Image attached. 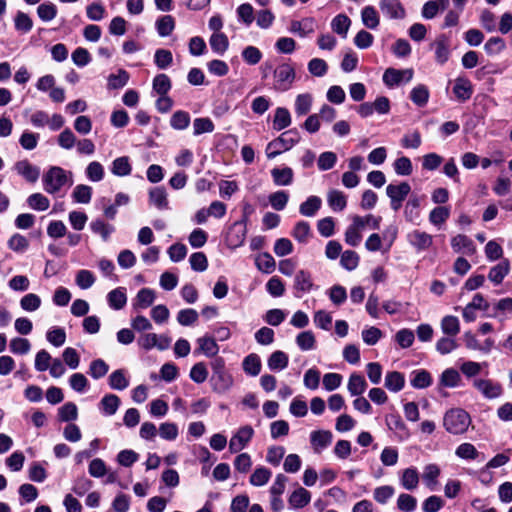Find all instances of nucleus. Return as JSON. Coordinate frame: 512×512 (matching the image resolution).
Returning a JSON list of instances; mask_svg holds the SVG:
<instances>
[{
  "label": "nucleus",
  "mask_w": 512,
  "mask_h": 512,
  "mask_svg": "<svg viewBox=\"0 0 512 512\" xmlns=\"http://www.w3.org/2000/svg\"><path fill=\"white\" fill-rule=\"evenodd\" d=\"M411 187L407 182H401L399 184H389L386 187V194L390 199H397L404 201L409 195Z\"/></svg>",
  "instance_id": "24"
},
{
  "label": "nucleus",
  "mask_w": 512,
  "mask_h": 512,
  "mask_svg": "<svg viewBox=\"0 0 512 512\" xmlns=\"http://www.w3.org/2000/svg\"><path fill=\"white\" fill-rule=\"evenodd\" d=\"M107 300L111 308L115 310L122 309L127 302L126 290L122 287L110 291Z\"/></svg>",
  "instance_id": "28"
},
{
  "label": "nucleus",
  "mask_w": 512,
  "mask_h": 512,
  "mask_svg": "<svg viewBox=\"0 0 512 512\" xmlns=\"http://www.w3.org/2000/svg\"><path fill=\"white\" fill-rule=\"evenodd\" d=\"M254 435V430L250 425L240 427L229 441V450L231 453H237L243 450Z\"/></svg>",
  "instance_id": "6"
},
{
  "label": "nucleus",
  "mask_w": 512,
  "mask_h": 512,
  "mask_svg": "<svg viewBox=\"0 0 512 512\" xmlns=\"http://www.w3.org/2000/svg\"><path fill=\"white\" fill-rule=\"evenodd\" d=\"M77 141L78 139L69 128L64 129L57 138L58 145L65 150L72 149Z\"/></svg>",
  "instance_id": "57"
},
{
  "label": "nucleus",
  "mask_w": 512,
  "mask_h": 512,
  "mask_svg": "<svg viewBox=\"0 0 512 512\" xmlns=\"http://www.w3.org/2000/svg\"><path fill=\"white\" fill-rule=\"evenodd\" d=\"M296 78L294 67L289 63H283L274 70V88L277 91H288Z\"/></svg>",
  "instance_id": "3"
},
{
  "label": "nucleus",
  "mask_w": 512,
  "mask_h": 512,
  "mask_svg": "<svg viewBox=\"0 0 512 512\" xmlns=\"http://www.w3.org/2000/svg\"><path fill=\"white\" fill-rule=\"evenodd\" d=\"M8 247L14 252L23 253L28 249L29 241L21 234H14L8 240Z\"/></svg>",
  "instance_id": "61"
},
{
  "label": "nucleus",
  "mask_w": 512,
  "mask_h": 512,
  "mask_svg": "<svg viewBox=\"0 0 512 512\" xmlns=\"http://www.w3.org/2000/svg\"><path fill=\"white\" fill-rule=\"evenodd\" d=\"M291 124V116L288 109L279 107L275 111L273 125L276 130H282Z\"/></svg>",
  "instance_id": "46"
},
{
  "label": "nucleus",
  "mask_w": 512,
  "mask_h": 512,
  "mask_svg": "<svg viewBox=\"0 0 512 512\" xmlns=\"http://www.w3.org/2000/svg\"><path fill=\"white\" fill-rule=\"evenodd\" d=\"M451 246L455 252L473 255L476 251L473 241L466 235H456L451 240Z\"/></svg>",
  "instance_id": "15"
},
{
  "label": "nucleus",
  "mask_w": 512,
  "mask_h": 512,
  "mask_svg": "<svg viewBox=\"0 0 512 512\" xmlns=\"http://www.w3.org/2000/svg\"><path fill=\"white\" fill-rule=\"evenodd\" d=\"M68 181L66 171L61 167H51L43 177L44 188L48 193L58 192Z\"/></svg>",
  "instance_id": "4"
},
{
  "label": "nucleus",
  "mask_w": 512,
  "mask_h": 512,
  "mask_svg": "<svg viewBox=\"0 0 512 512\" xmlns=\"http://www.w3.org/2000/svg\"><path fill=\"white\" fill-rule=\"evenodd\" d=\"M470 424V415L460 408L450 409L445 413L443 418V426L446 431L454 435L465 433Z\"/></svg>",
  "instance_id": "1"
},
{
  "label": "nucleus",
  "mask_w": 512,
  "mask_h": 512,
  "mask_svg": "<svg viewBox=\"0 0 512 512\" xmlns=\"http://www.w3.org/2000/svg\"><path fill=\"white\" fill-rule=\"evenodd\" d=\"M400 481L406 490L416 489L419 484V474L417 469L414 467L404 469Z\"/></svg>",
  "instance_id": "29"
},
{
  "label": "nucleus",
  "mask_w": 512,
  "mask_h": 512,
  "mask_svg": "<svg viewBox=\"0 0 512 512\" xmlns=\"http://www.w3.org/2000/svg\"><path fill=\"white\" fill-rule=\"evenodd\" d=\"M60 421L67 422L75 420L78 417L77 406L72 402H67L58 409Z\"/></svg>",
  "instance_id": "60"
},
{
  "label": "nucleus",
  "mask_w": 512,
  "mask_h": 512,
  "mask_svg": "<svg viewBox=\"0 0 512 512\" xmlns=\"http://www.w3.org/2000/svg\"><path fill=\"white\" fill-rule=\"evenodd\" d=\"M255 264L257 268L265 273H271L276 267L274 258L267 252L261 253L256 256Z\"/></svg>",
  "instance_id": "44"
},
{
  "label": "nucleus",
  "mask_w": 512,
  "mask_h": 512,
  "mask_svg": "<svg viewBox=\"0 0 512 512\" xmlns=\"http://www.w3.org/2000/svg\"><path fill=\"white\" fill-rule=\"evenodd\" d=\"M327 202L333 211H342L347 205V198L339 190H330L327 194Z\"/></svg>",
  "instance_id": "30"
},
{
  "label": "nucleus",
  "mask_w": 512,
  "mask_h": 512,
  "mask_svg": "<svg viewBox=\"0 0 512 512\" xmlns=\"http://www.w3.org/2000/svg\"><path fill=\"white\" fill-rule=\"evenodd\" d=\"M420 198L416 195H411L409 200L405 205L404 214L408 221H415L419 218V207H420Z\"/></svg>",
  "instance_id": "42"
},
{
  "label": "nucleus",
  "mask_w": 512,
  "mask_h": 512,
  "mask_svg": "<svg viewBox=\"0 0 512 512\" xmlns=\"http://www.w3.org/2000/svg\"><path fill=\"white\" fill-rule=\"evenodd\" d=\"M149 202L156 208L163 210L168 208L167 192L163 187H154L149 191Z\"/></svg>",
  "instance_id": "23"
},
{
  "label": "nucleus",
  "mask_w": 512,
  "mask_h": 512,
  "mask_svg": "<svg viewBox=\"0 0 512 512\" xmlns=\"http://www.w3.org/2000/svg\"><path fill=\"white\" fill-rule=\"evenodd\" d=\"M473 387L490 400L499 398L503 393L502 385L489 379H474Z\"/></svg>",
  "instance_id": "7"
},
{
  "label": "nucleus",
  "mask_w": 512,
  "mask_h": 512,
  "mask_svg": "<svg viewBox=\"0 0 512 512\" xmlns=\"http://www.w3.org/2000/svg\"><path fill=\"white\" fill-rule=\"evenodd\" d=\"M296 343L303 351L312 350L315 347L316 339L311 331H304L297 335Z\"/></svg>",
  "instance_id": "59"
},
{
  "label": "nucleus",
  "mask_w": 512,
  "mask_h": 512,
  "mask_svg": "<svg viewBox=\"0 0 512 512\" xmlns=\"http://www.w3.org/2000/svg\"><path fill=\"white\" fill-rule=\"evenodd\" d=\"M91 230L99 234L103 241H107L111 235V233L114 232V227L110 224L105 223L103 220H94L90 224Z\"/></svg>",
  "instance_id": "55"
},
{
  "label": "nucleus",
  "mask_w": 512,
  "mask_h": 512,
  "mask_svg": "<svg viewBox=\"0 0 512 512\" xmlns=\"http://www.w3.org/2000/svg\"><path fill=\"white\" fill-rule=\"evenodd\" d=\"M272 472L266 467H257L251 474L249 482L251 485L260 487L268 483Z\"/></svg>",
  "instance_id": "36"
},
{
  "label": "nucleus",
  "mask_w": 512,
  "mask_h": 512,
  "mask_svg": "<svg viewBox=\"0 0 512 512\" xmlns=\"http://www.w3.org/2000/svg\"><path fill=\"white\" fill-rule=\"evenodd\" d=\"M41 306V299L37 294L28 293L20 300V307L27 312H34Z\"/></svg>",
  "instance_id": "49"
},
{
  "label": "nucleus",
  "mask_w": 512,
  "mask_h": 512,
  "mask_svg": "<svg viewBox=\"0 0 512 512\" xmlns=\"http://www.w3.org/2000/svg\"><path fill=\"white\" fill-rule=\"evenodd\" d=\"M441 330L447 336L455 337L460 332V323L457 317L448 315L441 321Z\"/></svg>",
  "instance_id": "35"
},
{
  "label": "nucleus",
  "mask_w": 512,
  "mask_h": 512,
  "mask_svg": "<svg viewBox=\"0 0 512 512\" xmlns=\"http://www.w3.org/2000/svg\"><path fill=\"white\" fill-rule=\"evenodd\" d=\"M247 221L248 215L244 211L242 220L233 223L230 227L226 236V243L229 248L235 249L243 245L247 234Z\"/></svg>",
  "instance_id": "5"
},
{
  "label": "nucleus",
  "mask_w": 512,
  "mask_h": 512,
  "mask_svg": "<svg viewBox=\"0 0 512 512\" xmlns=\"http://www.w3.org/2000/svg\"><path fill=\"white\" fill-rule=\"evenodd\" d=\"M210 381L213 391L219 394L228 392L234 385V378L228 370L212 375Z\"/></svg>",
  "instance_id": "11"
},
{
  "label": "nucleus",
  "mask_w": 512,
  "mask_h": 512,
  "mask_svg": "<svg viewBox=\"0 0 512 512\" xmlns=\"http://www.w3.org/2000/svg\"><path fill=\"white\" fill-rule=\"evenodd\" d=\"M405 384V378L403 374L397 371L388 372L385 377V387L392 391H400Z\"/></svg>",
  "instance_id": "33"
},
{
  "label": "nucleus",
  "mask_w": 512,
  "mask_h": 512,
  "mask_svg": "<svg viewBox=\"0 0 512 512\" xmlns=\"http://www.w3.org/2000/svg\"><path fill=\"white\" fill-rule=\"evenodd\" d=\"M313 288L311 273L307 270H299L294 278V289L299 292H309Z\"/></svg>",
  "instance_id": "19"
},
{
  "label": "nucleus",
  "mask_w": 512,
  "mask_h": 512,
  "mask_svg": "<svg viewBox=\"0 0 512 512\" xmlns=\"http://www.w3.org/2000/svg\"><path fill=\"white\" fill-rule=\"evenodd\" d=\"M410 98L414 104L422 107L429 99V91L425 85H417L411 91Z\"/></svg>",
  "instance_id": "53"
},
{
  "label": "nucleus",
  "mask_w": 512,
  "mask_h": 512,
  "mask_svg": "<svg viewBox=\"0 0 512 512\" xmlns=\"http://www.w3.org/2000/svg\"><path fill=\"white\" fill-rule=\"evenodd\" d=\"M367 388V383L364 377L357 373H352L348 379L347 389L351 396L362 395Z\"/></svg>",
  "instance_id": "20"
},
{
  "label": "nucleus",
  "mask_w": 512,
  "mask_h": 512,
  "mask_svg": "<svg viewBox=\"0 0 512 512\" xmlns=\"http://www.w3.org/2000/svg\"><path fill=\"white\" fill-rule=\"evenodd\" d=\"M15 170L19 175L24 177L29 182H36L40 176V169L32 165L27 160L19 161L15 164Z\"/></svg>",
  "instance_id": "14"
},
{
  "label": "nucleus",
  "mask_w": 512,
  "mask_h": 512,
  "mask_svg": "<svg viewBox=\"0 0 512 512\" xmlns=\"http://www.w3.org/2000/svg\"><path fill=\"white\" fill-rule=\"evenodd\" d=\"M158 34L162 37H166L172 33L175 27L174 18L170 15L162 16L156 22Z\"/></svg>",
  "instance_id": "52"
},
{
  "label": "nucleus",
  "mask_w": 512,
  "mask_h": 512,
  "mask_svg": "<svg viewBox=\"0 0 512 512\" xmlns=\"http://www.w3.org/2000/svg\"><path fill=\"white\" fill-rule=\"evenodd\" d=\"M111 171L117 176H127L131 173V165L128 157H119L112 162Z\"/></svg>",
  "instance_id": "54"
},
{
  "label": "nucleus",
  "mask_w": 512,
  "mask_h": 512,
  "mask_svg": "<svg viewBox=\"0 0 512 512\" xmlns=\"http://www.w3.org/2000/svg\"><path fill=\"white\" fill-rule=\"evenodd\" d=\"M379 8L388 19L400 20L406 16V11L399 0H380Z\"/></svg>",
  "instance_id": "8"
},
{
  "label": "nucleus",
  "mask_w": 512,
  "mask_h": 512,
  "mask_svg": "<svg viewBox=\"0 0 512 512\" xmlns=\"http://www.w3.org/2000/svg\"><path fill=\"white\" fill-rule=\"evenodd\" d=\"M289 200V195L286 191H276L269 195V203L270 205L278 211L283 210Z\"/></svg>",
  "instance_id": "64"
},
{
  "label": "nucleus",
  "mask_w": 512,
  "mask_h": 512,
  "mask_svg": "<svg viewBox=\"0 0 512 512\" xmlns=\"http://www.w3.org/2000/svg\"><path fill=\"white\" fill-rule=\"evenodd\" d=\"M322 200L318 196H310L304 201L300 207L299 212L305 217H313L321 208Z\"/></svg>",
  "instance_id": "27"
},
{
  "label": "nucleus",
  "mask_w": 512,
  "mask_h": 512,
  "mask_svg": "<svg viewBox=\"0 0 512 512\" xmlns=\"http://www.w3.org/2000/svg\"><path fill=\"white\" fill-rule=\"evenodd\" d=\"M37 14L42 21L48 22L56 17L57 8L53 3L45 2L38 6Z\"/></svg>",
  "instance_id": "63"
},
{
  "label": "nucleus",
  "mask_w": 512,
  "mask_h": 512,
  "mask_svg": "<svg viewBox=\"0 0 512 512\" xmlns=\"http://www.w3.org/2000/svg\"><path fill=\"white\" fill-rule=\"evenodd\" d=\"M271 175L277 186H288L293 181L294 173L290 167H284L272 169Z\"/></svg>",
  "instance_id": "25"
},
{
  "label": "nucleus",
  "mask_w": 512,
  "mask_h": 512,
  "mask_svg": "<svg viewBox=\"0 0 512 512\" xmlns=\"http://www.w3.org/2000/svg\"><path fill=\"white\" fill-rule=\"evenodd\" d=\"M439 475L440 468L436 464H429L424 467L422 478L426 486L431 490H434Z\"/></svg>",
  "instance_id": "40"
},
{
  "label": "nucleus",
  "mask_w": 512,
  "mask_h": 512,
  "mask_svg": "<svg viewBox=\"0 0 512 512\" xmlns=\"http://www.w3.org/2000/svg\"><path fill=\"white\" fill-rule=\"evenodd\" d=\"M412 78V69L398 70L394 68H388L383 74V82L390 87L399 85L402 82H409Z\"/></svg>",
  "instance_id": "9"
},
{
  "label": "nucleus",
  "mask_w": 512,
  "mask_h": 512,
  "mask_svg": "<svg viewBox=\"0 0 512 512\" xmlns=\"http://www.w3.org/2000/svg\"><path fill=\"white\" fill-rule=\"evenodd\" d=\"M310 234V225L305 221L297 222L292 231V236L300 243H306L310 237Z\"/></svg>",
  "instance_id": "50"
},
{
  "label": "nucleus",
  "mask_w": 512,
  "mask_h": 512,
  "mask_svg": "<svg viewBox=\"0 0 512 512\" xmlns=\"http://www.w3.org/2000/svg\"><path fill=\"white\" fill-rule=\"evenodd\" d=\"M289 30L300 37H306L314 32V20L312 18H305L301 21L293 20Z\"/></svg>",
  "instance_id": "18"
},
{
  "label": "nucleus",
  "mask_w": 512,
  "mask_h": 512,
  "mask_svg": "<svg viewBox=\"0 0 512 512\" xmlns=\"http://www.w3.org/2000/svg\"><path fill=\"white\" fill-rule=\"evenodd\" d=\"M361 20L369 29H376L380 23L379 15L373 6H365L361 11Z\"/></svg>",
  "instance_id": "31"
},
{
  "label": "nucleus",
  "mask_w": 512,
  "mask_h": 512,
  "mask_svg": "<svg viewBox=\"0 0 512 512\" xmlns=\"http://www.w3.org/2000/svg\"><path fill=\"white\" fill-rule=\"evenodd\" d=\"M212 50L220 55L224 54L229 46L228 38L223 33H214L209 40Z\"/></svg>",
  "instance_id": "43"
},
{
  "label": "nucleus",
  "mask_w": 512,
  "mask_h": 512,
  "mask_svg": "<svg viewBox=\"0 0 512 512\" xmlns=\"http://www.w3.org/2000/svg\"><path fill=\"white\" fill-rule=\"evenodd\" d=\"M362 230V221L359 219V216L356 215L352 218V223L345 231V242L352 247L358 246L362 240Z\"/></svg>",
  "instance_id": "12"
},
{
  "label": "nucleus",
  "mask_w": 512,
  "mask_h": 512,
  "mask_svg": "<svg viewBox=\"0 0 512 512\" xmlns=\"http://www.w3.org/2000/svg\"><path fill=\"white\" fill-rule=\"evenodd\" d=\"M410 243L419 250L427 249L432 244V236L426 232L414 231L409 235Z\"/></svg>",
  "instance_id": "34"
},
{
  "label": "nucleus",
  "mask_w": 512,
  "mask_h": 512,
  "mask_svg": "<svg viewBox=\"0 0 512 512\" xmlns=\"http://www.w3.org/2000/svg\"><path fill=\"white\" fill-rule=\"evenodd\" d=\"M432 48L435 51V60L437 63L443 65L446 63L450 56V40L445 34L439 35L432 43Z\"/></svg>",
  "instance_id": "10"
},
{
  "label": "nucleus",
  "mask_w": 512,
  "mask_h": 512,
  "mask_svg": "<svg viewBox=\"0 0 512 512\" xmlns=\"http://www.w3.org/2000/svg\"><path fill=\"white\" fill-rule=\"evenodd\" d=\"M417 506V499L406 493H401L397 499V508L402 512H413Z\"/></svg>",
  "instance_id": "56"
},
{
  "label": "nucleus",
  "mask_w": 512,
  "mask_h": 512,
  "mask_svg": "<svg viewBox=\"0 0 512 512\" xmlns=\"http://www.w3.org/2000/svg\"><path fill=\"white\" fill-rule=\"evenodd\" d=\"M214 130V123L210 118L201 117L193 121V134L199 136L203 133H211Z\"/></svg>",
  "instance_id": "48"
},
{
  "label": "nucleus",
  "mask_w": 512,
  "mask_h": 512,
  "mask_svg": "<svg viewBox=\"0 0 512 512\" xmlns=\"http://www.w3.org/2000/svg\"><path fill=\"white\" fill-rule=\"evenodd\" d=\"M450 216V209L446 206H437L429 214V221L433 225L443 224Z\"/></svg>",
  "instance_id": "58"
},
{
  "label": "nucleus",
  "mask_w": 512,
  "mask_h": 512,
  "mask_svg": "<svg viewBox=\"0 0 512 512\" xmlns=\"http://www.w3.org/2000/svg\"><path fill=\"white\" fill-rule=\"evenodd\" d=\"M9 348L13 354L25 355L30 351L31 344L26 338L15 337L10 340Z\"/></svg>",
  "instance_id": "51"
},
{
  "label": "nucleus",
  "mask_w": 512,
  "mask_h": 512,
  "mask_svg": "<svg viewBox=\"0 0 512 512\" xmlns=\"http://www.w3.org/2000/svg\"><path fill=\"white\" fill-rule=\"evenodd\" d=\"M510 271V264L508 260H503L497 265L493 266L488 274V279L494 284H500Z\"/></svg>",
  "instance_id": "22"
},
{
  "label": "nucleus",
  "mask_w": 512,
  "mask_h": 512,
  "mask_svg": "<svg viewBox=\"0 0 512 512\" xmlns=\"http://www.w3.org/2000/svg\"><path fill=\"white\" fill-rule=\"evenodd\" d=\"M333 435L328 430L313 431L310 435L312 447L316 453H321L332 443Z\"/></svg>",
  "instance_id": "13"
},
{
  "label": "nucleus",
  "mask_w": 512,
  "mask_h": 512,
  "mask_svg": "<svg viewBox=\"0 0 512 512\" xmlns=\"http://www.w3.org/2000/svg\"><path fill=\"white\" fill-rule=\"evenodd\" d=\"M243 370L251 375L257 376L261 370V360L260 357L256 354H249L246 356L242 363Z\"/></svg>",
  "instance_id": "39"
},
{
  "label": "nucleus",
  "mask_w": 512,
  "mask_h": 512,
  "mask_svg": "<svg viewBox=\"0 0 512 512\" xmlns=\"http://www.w3.org/2000/svg\"><path fill=\"white\" fill-rule=\"evenodd\" d=\"M453 92L458 100H468L473 92L471 82L466 78H457L453 87Z\"/></svg>",
  "instance_id": "17"
},
{
  "label": "nucleus",
  "mask_w": 512,
  "mask_h": 512,
  "mask_svg": "<svg viewBox=\"0 0 512 512\" xmlns=\"http://www.w3.org/2000/svg\"><path fill=\"white\" fill-rule=\"evenodd\" d=\"M190 124V115L185 111H176L170 120V125L176 130H184Z\"/></svg>",
  "instance_id": "62"
},
{
  "label": "nucleus",
  "mask_w": 512,
  "mask_h": 512,
  "mask_svg": "<svg viewBox=\"0 0 512 512\" xmlns=\"http://www.w3.org/2000/svg\"><path fill=\"white\" fill-rule=\"evenodd\" d=\"M449 5V0H430L422 7V17L425 19L434 18L439 10H445Z\"/></svg>",
  "instance_id": "16"
},
{
  "label": "nucleus",
  "mask_w": 512,
  "mask_h": 512,
  "mask_svg": "<svg viewBox=\"0 0 512 512\" xmlns=\"http://www.w3.org/2000/svg\"><path fill=\"white\" fill-rule=\"evenodd\" d=\"M109 385L114 390H124L129 386V381L122 369L115 370L109 376Z\"/></svg>",
  "instance_id": "45"
},
{
  "label": "nucleus",
  "mask_w": 512,
  "mask_h": 512,
  "mask_svg": "<svg viewBox=\"0 0 512 512\" xmlns=\"http://www.w3.org/2000/svg\"><path fill=\"white\" fill-rule=\"evenodd\" d=\"M199 345L198 351L208 357L215 356L219 351V346L212 337H201L197 340Z\"/></svg>",
  "instance_id": "37"
},
{
  "label": "nucleus",
  "mask_w": 512,
  "mask_h": 512,
  "mask_svg": "<svg viewBox=\"0 0 512 512\" xmlns=\"http://www.w3.org/2000/svg\"><path fill=\"white\" fill-rule=\"evenodd\" d=\"M156 295L152 289L142 288L136 295L134 309H146L153 304Z\"/></svg>",
  "instance_id": "26"
},
{
  "label": "nucleus",
  "mask_w": 512,
  "mask_h": 512,
  "mask_svg": "<svg viewBox=\"0 0 512 512\" xmlns=\"http://www.w3.org/2000/svg\"><path fill=\"white\" fill-rule=\"evenodd\" d=\"M119 405L120 399L114 394L105 395L100 402L103 413L108 416L114 415L118 410Z\"/></svg>",
  "instance_id": "41"
},
{
  "label": "nucleus",
  "mask_w": 512,
  "mask_h": 512,
  "mask_svg": "<svg viewBox=\"0 0 512 512\" xmlns=\"http://www.w3.org/2000/svg\"><path fill=\"white\" fill-rule=\"evenodd\" d=\"M289 358L283 351H275L268 358L267 365L270 370H283L288 366Z\"/></svg>",
  "instance_id": "32"
},
{
  "label": "nucleus",
  "mask_w": 512,
  "mask_h": 512,
  "mask_svg": "<svg viewBox=\"0 0 512 512\" xmlns=\"http://www.w3.org/2000/svg\"><path fill=\"white\" fill-rule=\"evenodd\" d=\"M299 140L298 133L289 130L282 133L278 138L269 142L266 147V155L269 159H273L284 151L291 149Z\"/></svg>",
  "instance_id": "2"
},
{
  "label": "nucleus",
  "mask_w": 512,
  "mask_h": 512,
  "mask_svg": "<svg viewBox=\"0 0 512 512\" xmlns=\"http://www.w3.org/2000/svg\"><path fill=\"white\" fill-rule=\"evenodd\" d=\"M312 96L309 93L299 94L295 100V112L299 116L309 113L312 106Z\"/></svg>",
  "instance_id": "47"
},
{
  "label": "nucleus",
  "mask_w": 512,
  "mask_h": 512,
  "mask_svg": "<svg viewBox=\"0 0 512 512\" xmlns=\"http://www.w3.org/2000/svg\"><path fill=\"white\" fill-rule=\"evenodd\" d=\"M310 500V492L302 487H299L291 493L288 501L292 508L299 509L305 507L310 502Z\"/></svg>",
  "instance_id": "21"
},
{
  "label": "nucleus",
  "mask_w": 512,
  "mask_h": 512,
  "mask_svg": "<svg viewBox=\"0 0 512 512\" xmlns=\"http://www.w3.org/2000/svg\"><path fill=\"white\" fill-rule=\"evenodd\" d=\"M350 19L344 15H337L331 22L332 30L343 38L347 37V33L350 27Z\"/></svg>",
  "instance_id": "38"
}]
</instances>
